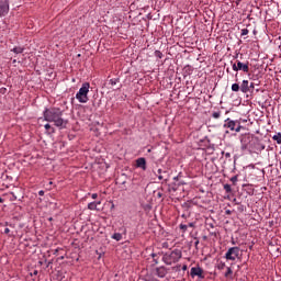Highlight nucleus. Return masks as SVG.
Segmentation results:
<instances>
[{"mask_svg": "<svg viewBox=\"0 0 281 281\" xmlns=\"http://www.w3.org/2000/svg\"><path fill=\"white\" fill-rule=\"evenodd\" d=\"M233 71H244V74H249V61L244 64L240 60H237L233 64Z\"/></svg>", "mask_w": 281, "mask_h": 281, "instance_id": "obj_6", "label": "nucleus"}, {"mask_svg": "<svg viewBox=\"0 0 281 281\" xmlns=\"http://www.w3.org/2000/svg\"><path fill=\"white\" fill-rule=\"evenodd\" d=\"M117 82H120V78H114V79H111V80H110V85H111L112 87H115V85H116Z\"/></svg>", "mask_w": 281, "mask_h": 281, "instance_id": "obj_20", "label": "nucleus"}, {"mask_svg": "<svg viewBox=\"0 0 281 281\" xmlns=\"http://www.w3.org/2000/svg\"><path fill=\"white\" fill-rule=\"evenodd\" d=\"M11 52H13L14 54H23V52H25V48L21 46H15L13 49H11Z\"/></svg>", "mask_w": 281, "mask_h": 281, "instance_id": "obj_13", "label": "nucleus"}, {"mask_svg": "<svg viewBox=\"0 0 281 281\" xmlns=\"http://www.w3.org/2000/svg\"><path fill=\"white\" fill-rule=\"evenodd\" d=\"M232 273H234V271H232V268H227V271L225 272V278H229V276H232Z\"/></svg>", "mask_w": 281, "mask_h": 281, "instance_id": "obj_24", "label": "nucleus"}, {"mask_svg": "<svg viewBox=\"0 0 281 281\" xmlns=\"http://www.w3.org/2000/svg\"><path fill=\"white\" fill-rule=\"evenodd\" d=\"M226 214H232V212L231 211H226Z\"/></svg>", "mask_w": 281, "mask_h": 281, "instance_id": "obj_42", "label": "nucleus"}, {"mask_svg": "<svg viewBox=\"0 0 281 281\" xmlns=\"http://www.w3.org/2000/svg\"><path fill=\"white\" fill-rule=\"evenodd\" d=\"M255 87H256V85L254 82H249L248 83V93H254Z\"/></svg>", "mask_w": 281, "mask_h": 281, "instance_id": "obj_17", "label": "nucleus"}, {"mask_svg": "<svg viewBox=\"0 0 281 281\" xmlns=\"http://www.w3.org/2000/svg\"><path fill=\"white\" fill-rule=\"evenodd\" d=\"M212 117H214V120H218V117H221V111L213 112Z\"/></svg>", "mask_w": 281, "mask_h": 281, "instance_id": "obj_21", "label": "nucleus"}, {"mask_svg": "<svg viewBox=\"0 0 281 281\" xmlns=\"http://www.w3.org/2000/svg\"><path fill=\"white\" fill-rule=\"evenodd\" d=\"M232 91L238 93V91H240V85H238V83H233V85H232Z\"/></svg>", "mask_w": 281, "mask_h": 281, "instance_id": "obj_15", "label": "nucleus"}, {"mask_svg": "<svg viewBox=\"0 0 281 281\" xmlns=\"http://www.w3.org/2000/svg\"><path fill=\"white\" fill-rule=\"evenodd\" d=\"M45 122H53L57 128H67L69 120L63 119V110L59 108L46 109L43 113Z\"/></svg>", "mask_w": 281, "mask_h": 281, "instance_id": "obj_1", "label": "nucleus"}, {"mask_svg": "<svg viewBox=\"0 0 281 281\" xmlns=\"http://www.w3.org/2000/svg\"><path fill=\"white\" fill-rule=\"evenodd\" d=\"M156 58H164V54L160 50H155Z\"/></svg>", "mask_w": 281, "mask_h": 281, "instance_id": "obj_25", "label": "nucleus"}, {"mask_svg": "<svg viewBox=\"0 0 281 281\" xmlns=\"http://www.w3.org/2000/svg\"><path fill=\"white\" fill-rule=\"evenodd\" d=\"M136 168H140L142 170H146V158L140 157L136 159Z\"/></svg>", "mask_w": 281, "mask_h": 281, "instance_id": "obj_10", "label": "nucleus"}, {"mask_svg": "<svg viewBox=\"0 0 281 281\" xmlns=\"http://www.w3.org/2000/svg\"><path fill=\"white\" fill-rule=\"evenodd\" d=\"M112 238H113L114 240L120 241V240H122V234H120V233H114V234L112 235Z\"/></svg>", "mask_w": 281, "mask_h": 281, "instance_id": "obj_16", "label": "nucleus"}, {"mask_svg": "<svg viewBox=\"0 0 281 281\" xmlns=\"http://www.w3.org/2000/svg\"><path fill=\"white\" fill-rule=\"evenodd\" d=\"M8 12H10V2L4 0L3 2H0V16H5Z\"/></svg>", "mask_w": 281, "mask_h": 281, "instance_id": "obj_7", "label": "nucleus"}, {"mask_svg": "<svg viewBox=\"0 0 281 281\" xmlns=\"http://www.w3.org/2000/svg\"><path fill=\"white\" fill-rule=\"evenodd\" d=\"M181 250L175 249L169 255L166 254L164 256V260H166L167 265H172V262H179V260H181Z\"/></svg>", "mask_w": 281, "mask_h": 281, "instance_id": "obj_4", "label": "nucleus"}, {"mask_svg": "<svg viewBox=\"0 0 281 281\" xmlns=\"http://www.w3.org/2000/svg\"><path fill=\"white\" fill-rule=\"evenodd\" d=\"M187 227H194V223H189Z\"/></svg>", "mask_w": 281, "mask_h": 281, "instance_id": "obj_32", "label": "nucleus"}, {"mask_svg": "<svg viewBox=\"0 0 281 281\" xmlns=\"http://www.w3.org/2000/svg\"><path fill=\"white\" fill-rule=\"evenodd\" d=\"M92 199H98V193H93Z\"/></svg>", "mask_w": 281, "mask_h": 281, "instance_id": "obj_35", "label": "nucleus"}, {"mask_svg": "<svg viewBox=\"0 0 281 281\" xmlns=\"http://www.w3.org/2000/svg\"><path fill=\"white\" fill-rule=\"evenodd\" d=\"M44 128H46V131H50V133H54V127H52V125H49V123L45 124Z\"/></svg>", "mask_w": 281, "mask_h": 281, "instance_id": "obj_22", "label": "nucleus"}, {"mask_svg": "<svg viewBox=\"0 0 281 281\" xmlns=\"http://www.w3.org/2000/svg\"><path fill=\"white\" fill-rule=\"evenodd\" d=\"M180 179H181V173H179L178 176H176V177L173 178V181H180Z\"/></svg>", "mask_w": 281, "mask_h": 281, "instance_id": "obj_29", "label": "nucleus"}, {"mask_svg": "<svg viewBox=\"0 0 281 281\" xmlns=\"http://www.w3.org/2000/svg\"><path fill=\"white\" fill-rule=\"evenodd\" d=\"M179 227H180L182 234H186V233L188 232V225H186V224H180Z\"/></svg>", "mask_w": 281, "mask_h": 281, "instance_id": "obj_19", "label": "nucleus"}, {"mask_svg": "<svg viewBox=\"0 0 281 281\" xmlns=\"http://www.w3.org/2000/svg\"><path fill=\"white\" fill-rule=\"evenodd\" d=\"M13 199L16 200V195H13Z\"/></svg>", "mask_w": 281, "mask_h": 281, "instance_id": "obj_43", "label": "nucleus"}, {"mask_svg": "<svg viewBox=\"0 0 281 281\" xmlns=\"http://www.w3.org/2000/svg\"><path fill=\"white\" fill-rule=\"evenodd\" d=\"M190 274H191V278H195V276L198 278H204L203 277V269H201V267H193V268H191Z\"/></svg>", "mask_w": 281, "mask_h": 281, "instance_id": "obj_8", "label": "nucleus"}, {"mask_svg": "<svg viewBox=\"0 0 281 281\" xmlns=\"http://www.w3.org/2000/svg\"><path fill=\"white\" fill-rule=\"evenodd\" d=\"M158 179L159 181H162L164 176H161V169H158Z\"/></svg>", "mask_w": 281, "mask_h": 281, "instance_id": "obj_28", "label": "nucleus"}, {"mask_svg": "<svg viewBox=\"0 0 281 281\" xmlns=\"http://www.w3.org/2000/svg\"><path fill=\"white\" fill-rule=\"evenodd\" d=\"M194 246L199 247V239L195 240Z\"/></svg>", "mask_w": 281, "mask_h": 281, "instance_id": "obj_37", "label": "nucleus"}, {"mask_svg": "<svg viewBox=\"0 0 281 281\" xmlns=\"http://www.w3.org/2000/svg\"><path fill=\"white\" fill-rule=\"evenodd\" d=\"M226 265L225 262L221 261L218 265H217V269H220V271H223V269H225Z\"/></svg>", "mask_w": 281, "mask_h": 281, "instance_id": "obj_23", "label": "nucleus"}, {"mask_svg": "<svg viewBox=\"0 0 281 281\" xmlns=\"http://www.w3.org/2000/svg\"><path fill=\"white\" fill-rule=\"evenodd\" d=\"M224 128H229V131H235V133H240V131L245 130V126L240 124V120H232L226 119L224 123Z\"/></svg>", "mask_w": 281, "mask_h": 281, "instance_id": "obj_3", "label": "nucleus"}, {"mask_svg": "<svg viewBox=\"0 0 281 281\" xmlns=\"http://www.w3.org/2000/svg\"><path fill=\"white\" fill-rule=\"evenodd\" d=\"M101 203L102 202H90L89 204H88V210H100V209H98V206L99 205H101Z\"/></svg>", "mask_w": 281, "mask_h": 281, "instance_id": "obj_12", "label": "nucleus"}, {"mask_svg": "<svg viewBox=\"0 0 281 281\" xmlns=\"http://www.w3.org/2000/svg\"><path fill=\"white\" fill-rule=\"evenodd\" d=\"M178 186H186V182L179 181Z\"/></svg>", "mask_w": 281, "mask_h": 281, "instance_id": "obj_34", "label": "nucleus"}, {"mask_svg": "<svg viewBox=\"0 0 281 281\" xmlns=\"http://www.w3.org/2000/svg\"><path fill=\"white\" fill-rule=\"evenodd\" d=\"M182 269L183 271H186L188 269V266H183Z\"/></svg>", "mask_w": 281, "mask_h": 281, "instance_id": "obj_38", "label": "nucleus"}, {"mask_svg": "<svg viewBox=\"0 0 281 281\" xmlns=\"http://www.w3.org/2000/svg\"><path fill=\"white\" fill-rule=\"evenodd\" d=\"M225 157H226V158H229V157H232V154L226 153V154H225Z\"/></svg>", "mask_w": 281, "mask_h": 281, "instance_id": "obj_33", "label": "nucleus"}, {"mask_svg": "<svg viewBox=\"0 0 281 281\" xmlns=\"http://www.w3.org/2000/svg\"><path fill=\"white\" fill-rule=\"evenodd\" d=\"M59 260H65V257L64 256L59 257Z\"/></svg>", "mask_w": 281, "mask_h": 281, "instance_id": "obj_40", "label": "nucleus"}, {"mask_svg": "<svg viewBox=\"0 0 281 281\" xmlns=\"http://www.w3.org/2000/svg\"><path fill=\"white\" fill-rule=\"evenodd\" d=\"M232 183H234V186H236V181H238V176H234L231 178Z\"/></svg>", "mask_w": 281, "mask_h": 281, "instance_id": "obj_26", "label": "nucleus"}, {"mask_svg": "<svg viewBox=\"0 0 281 281\" xmlns=\"http://www.w3.org/2000/svg\"><path fill=\"white\" fill-rule=\"evenodd\" d=\"M224 190L227 194H232V186L229 184H224Z\"/></svg>", "mask_w": 281, "mask_h": 281, "instance_id": "obj_18", "label": "nucleus"}, {"mask_svg": "<svg viewBox=\"0 0 281 281\" xmlns=\"http://www.w3.org/2000/svg\"><path fill=\"white\" fill-rule=\"evenodd\" d=\"M273 142H277V144L281 145V133H277L272 136Z\"/></svg>", "mask_w": 281, "mask_h": 281, "instance_id": "obj_14", "label": "nucleus"}, {"mask_svg": "<svg viewBox=\"0 0 281 281\" xmlns=\"http://www.w3.org/2000/svg\"><path fill=\"white\" fill-rule=\"evenodd\" d=\"M240 257V247L235 246V247H231L226 254H225V258L226 260H236V258Z\"/></svg>", "mask_w": 281, "mask_h": 281, "instance_id": "obj_5", "label": "nucleus"}, {"mask_svg": "<svg viewBox=\"0 0 281 281\" xmlns=\"http://www.w3.org/2000/svg\"><path fill=\"white\" fill-rule=\"evenodd\" d=\"M91 85L89 82L82 83V87L79 89V91L76 94V98L78 99V102L81 104H87L89 102V89Z\"/></svg>", "mask_w": 281, "mask_h": 281, "instance_id": "obj_2", "label": "nucleus"}, {"mask_svg": "<svg viewBox=\"0 0 281 281\" xmlns=\"http://www.w3.org/2000/svg\"><path fill=\"white\" fill-rule=\"evenodd\" d=\"M247 34H249V30L243 29L241 30V36H247Z\"/></svg>", "mask_w": 281, "mask_h": 281, "instance_id": "obj_27", "label": "nucleus"}, {"mask_svg": "<svg viewBox=\"0 0 281 281\" xmlns=\"http://www.w3.org/2000/svg\"><path fill=\"white\" fill-rule=\"evenodd\" d=\"M0 203H3V199L2 198H0Z\"/></svg>", "mask_w": 281, "mask_h": 281, "instance_id": "obj_41", "label": "nucleus"}, {"mask_svg": "<svg viewBox=\"0 0 281 281\" xmlns=\"http://www.w3.org/2000/svg\"><path fill=\"white\" fill-rule=\"evenodd\" d=\"M240 91L241 93H249V80H243Z\"/></svg>", "mask_w": 281, "mask_h": 281, "instance_id": "obj_11", "label": "nucleus"}, {"mask_svg": "<svg viewBox=\"0 0 281 281\" xmlns=\"http://www.w3.org/2000/svg\"><path fill=\"white\" fill-rule=\"evenodd\" d=\"M157 256V254H151V258H155Z\"/></svg>", "mask_w": 281, "mask_h": 281, "instance_id": "obj_39", "label": "nucleus"}, {"mask_svg": "<svg viewBox=\"0 0 281 281\" xmlns=\"http://www.w3.org/2000/svg\"><path fill=\"white\" fill-rule=\"evenodd\" d=\"M4 234H10V228H5Z\"/></svg>", "mask_w": 281, "mask_h": 281, "instance_id": "obj_36", "label": "nucleus"}, {"mask_svg": "<svg viewBox=\"0 0 281 281\" xmlns=\"http://www.w3.org/2000/svg\"><path fill=\"white\" fill-rule=\"evenodd\" d=\"M38 195H40V196H45V191L41 190V191L38 192Z\"/></svg>", "mask_w": 281, "mask_h": 281, "instance_id": "obj_30", "label": "nucleus"}, {"mask_svg": "<svg viewBox=\"0 0 281 281\" xmlns=\"http://www.w3.org/2000/svg\"><path fill=\"white\" fill-rule=\"evenodd\" d=\"M31 276H38V270H34L33 273H31Z\"/></svg>", "mask_w": 281, "mask_h": 281, "instance_id": "obj_31", "label": "nucleus"}, {"mask_svg": "<svg viewBox=\"0 0 281 281\" xmlns=\"http://www.w3.org/2000/svg\"><path fill=\"white\" fill-rule=\"evenodd\" d=\"M168 270L166 269V267L156 268V276H158V278H166Z\"/></svg>", "mask_w": 281, "mask_h": 281, "instance_id": "obj_9", "label": "nucleus"}]
</instances>
